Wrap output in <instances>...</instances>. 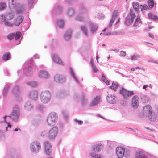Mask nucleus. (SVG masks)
I'll return each mask as SVG.
<instances>
[{"instance_id": "nucleus-12", "label": "nucleus", "mask_w": 158, "mask_h": 158, "mask_svg": "<svg viewBox=\"0 0 158 158\" xmlns=\"http://www.w3.org/2000/svg\"><path fill=\"white\" fill-rule=\"evenodd\" d=\"M15 9L16 13L19 14L25 12L27 9L24 5L19 3L17 5Z\"/></svg>"}, {"instance_id": "nucleus-1", "label": "nucleus", "mask_w": 158, "mask_h": 158, "mask_svg": "<svg viewBox=\"0 0 158 158\" xmlns=\"http://www.w3.org/2000/svg\"><path fill=\"white\" fill-rule=\"evenodd\" d=\"M20 114L19 113V106L18 105H15L13 107V110L11 114L9 115H5L3 117V118L4 119L6 123L8 124L7 126L6 127V130L7 131V129L8 128H11V125L8 123V122H6V118L7 117H9L11 118L12 120L15 121H17L18 120V118Z\"/></svg>"}, {"instance_id": "nucleus-55", "label": "nucleus", "mask_w": 158, "mask_h": 158, "mask_svg": "<svg viewBox=\"0 0 158 158\" xmlns=\"http://www.w3.org/2000/svg\"><path fill=\"white\" fill-rule=\"evenodd\" d=\"M6 5L4 2H0V11L3 10L5 9L6 7Z\"/></svg>"}, {"instance_id": "nucleus-30", "label": "nucleus", "mask_w": 158, "mask_h": 158, "mask_svg": "<svg viewBox=\"0 0 158 158\" xmlns=\"http://www.w3.org/2000/svg\"><path fill=\"white\" fill-rule=\"evenodd\" d=\"M69 94L68 91L62 90L59 91L57 93V96L59 98L64 97Z\"/></svg>"}, {"instance_id": "nucleus-44", "label": "nucleus", "mask_w": 158, "mask_h": 158, "mask_svg": "<svg viewBox=\"0 0 158 158\" xmlns=\"http://www.w3.org/2000/svg\"><path fill=\"white\" fill-rule=\"evenodd\" d=\"M36 109L38 111L42 112L44 109V107L41 105L38 104L36 106Z\"/></svg>"}, {"instance_id": "nucleus-41", "label": "nucleus", "mask_w": 158, "mask_h": 158, "mask_svg": "<svg viewBox=\"0 0 158 158\" xmlns=\"http://www.w3.org/2000/svg\"><path fill=\"white\" fill-rule=\"evenodd\" d=\"M48 131L46 130H43L41 131L40 133L41 136L44 138L47 137H48Z\"/></svg>"}, {"instance_id": "nucleus-2", "label": "nucleus", "mask_w": 158, "mask_h": 158, "mask_svg": "<svg viewBox=\"0 0 158 158\" xmlns=\"http://www.w3.org/2000/svg\"><path fill=\"white\" fill-rule=\"evenodd\" d=\"M57 114L54 112L50 113L47 118V122L48 125L52 126L55 125L57 119Z\"/></svg>"}, {"instance_id": "nucleus-64", "label": "nucleus", "mask_w": 158, "mask_h": 158, "mask_svg": "<svg viewBox=\"0 0 158 158\" xmlns=\"http://www.w3.org/2000/svg\"><path fill=\"white\" fill-rule=\"evenodd\" d=\"M74 121L79 125H81L83 123V121L82 120H78L75 118L74 119Z\"/></svg>"}, {"instance_id": "nucleus-15", "label": "nucleus", "mask_w": 158, "mask_h": 158, "mask_svg": "<svg viewBox=\"0 0 158 158\" xmlns=\"http://www.w3.org/2000/svg\"><path fill=\"white\" fill-rule=\"evenodd\" d=\"M24 19V16L21 15L16 17L13 20L14 25L16 26H19L21 23Z\"/></svg>"}, {"instance_id": "nucleus-39", "label": "nucleus", "mask_w": 158, "mask_h": 158, "mask_svg": "<svg viewBox=\"0 0 158 158\" xmlns=\"http://www.w3.org/2000/svg\"><path fill=\"white\" fill-rule=\"evenodd\" d=\"M81 29L83 32L84 35L85 36H87V30L85 26H81Z\"/></svg>"}, {"instance_id": "nucleus-43", "label": "nucleus", "mask_w": 158, "mask_h": 158, "mask_svg": "<svg viewBox=\"0 0 158 158\" xmlns=\"http://www.w3.org/2000/svg\"><path fill=\"white\" fill-rule=\"evenodd\" d=\"M83 19L84 17L83 15L81 14H79L76 15L75 19L79 21H82L83 20Z\"/></svg>"}, {"instance_id": "nucleus-61", "label": "nucleus", "mask_w": 158, "mask_h": 158, "mask_svg": "<svg viewBox=\"0 0 158 158\" xmlns=\"http://www.w3.org/2000/svg\"><path fill=\"white\" fill-rule=\"evenodd\" d=\"M148 62H152L158 64V60H155L153 59L149 60Z\"/></svg>"}, {"instance_id": "nucleus-18", "label": "nucleus", "mask_w": 158, "mask_h": 158, "mask_svg": "<svg viewBox=\"0 0 158 158\" xmlns=\"http://www.w3.org/2000/svg\"><path fill=\"white\" fill-rule=\"evenodd\" d=\"M39 77L45 78H48L49 77V74L48 72L45 70H41L38 73Z\"/></svg>"}, {"instance_id": "nucleus-17", "label": "nucleus", "mask_w": 158, "mask_h": 158, "mask_svg": "<svg viewBox=\"0 0 158 158\" xmlns=\"http://www.w3.org/2000/svg\"><path fill=\"white\" fill-rule=\"evenodd\" d=\"M89 31L92 34L96 32L98 29V26L96 24L91 23L89 25Z\"/></svg>"}, {"instance_id": "nucleus-7", "label": "nucleus", "mask_w": 158, "mask_h": 158, "mask_svg": "<svg viewBox=\"0 0 158 158\" xmlns=\"http://www.w3.org/2000/svg\"><path fill=\"white\" fill-rule=\"evenodd\" d=\"M32 58H31L27 60L25 64L28 65L30 64L28 67L24 68L23 70V72L24 74L27 76H30L31 75V71L32 70V67L31 65L33 63Z\"/></svg>"}, {"instance_id": "nucleus-19", "label": "nucleus", "mask_w": 158, "mask_h": 158, "mask_svg": "<svg viewBox=\"0 0 158 158\" xmlns=\"http://www.w3.org/2000/svg\"><path fill=\"white\" fill-rule=\"evenodd\" d=\"M138 97L137 95L134 96L131 101L132 106L134 108H137L139 105Z\"/></svg>"}, {"instance_id": "nucleus-46", "label": "nucleus", "mask_w": 158, "mask_h": 158, "mask_svg": "<svg viewBox=\"0 0 158 158\" xmlns=\"http://www.w3.org/2000/svg\"><path fill=\"white\" fill-rule=\"evenodd\" d=\"M101 79L102 81L106 83V85H109V81L106 78L105 76L103 74H102Z\"/></svg>"}, {"instance_id": "nucleus-20", "label": "nucleus", "mask_w": 158, "mask_h": 158, "mask_svg": "<svg viewBox=\"0 0 158 158\" xmlns=\"http://www.w3.org/2000/svg\"><path fill=\"white\" fill-rule=\"evenodd\" d=\"M147 115L148 119L150 121H155L156 119V114L154 112L152 111L147 114Z\"/></svg>"}, {"instance_id": "nucleus-57", "label": "nucleus", "mask_w": 158, "mask_h": 158, "mask_svg": "<svg viewBox=\"0 0 158 158\" xmlns=\"http://www.w3.org/2000/svg\"><path fill=\"white\" fill-rule=\"evenodd\" d=\"M15 33H11L9 34L7 36V38L10 40H12L14 37H15Z\"/></svg>"}, {"instance_id": "nucleus-28", "label": "nucleus", "mask_w": 158, "mask_h": 158, "mask_svg": "<svg viewBox=\"0 0 158 158\" xmlns=\"http://www.w3.org/2000/svg\"><path fill=\"white\" fill-rule=\"evenodd\" d=\"M72 32V31L71 30H69L66 31L64 35V37L65 40H68L70 39Z\"/></svg>"}, {"instance_id": "nucleus-54", "label": "nucleus", "mask_w": 158, "mask_h": 158, "mask_svg": "<svg viewBox=\"0 0 158 158\" xmlns=\"http://www.w3.org/2000/svg\"><path fill=\"white\" fill-rule=\"evenodd\" d=\"M80 11L83 13H85L86 11V9L83 5H81L79 6Z\"/></svg>"}, {"instance_id": "nucleus-16", "label": "nucleus", "mask_w": 158, "mask_h": 158, "mask_svg": "<svg viewBox=\"0 0 158 158\" xmlns=\"http://www.w3.org/2000/svg\"><path fill=\"white\" fill-rule=\"evenodd\" d=\"M135 155V158H146L145 152L141 149L136 152Z\"/></svg>"}, {"instance_id": "nucleus-37", "label": "nucleus", "mask_w": 158, "mask_h": 158, "mask_svg": "<svg viewBox=\"0 0 158 158\" xmlns=\"http://www.w3.org/2000/svg\"><path fill=\"white\" fill-rule=\"evenodd\" d=\"M67 13L68 16H71L74 14L75 10L72 8H69L67 10Z\"/></svg>"}, {"instance_id": "nucleus-32", "label": "nucleus", "mask_w": 158, "mask_h": 158, "mask_svg": "<svg viewBox=\"0 0 158 158\" xmlns=\"http://www.w3.org/2000/svg\"><path fill=\"white\" fill-rule=\"evenodd\" d=\"M69 73L71 77L74 80V81L78 84L79 83V81H78V79L76 78V77L75 76L74 70L71 67H69Z\"/></svg>"}, {"instance_id": "nucleus-13", "label": "nucleus", "mask_w": 158, "mask_h": 158, "mask_svg": "<svg viewBox=\"0 0 158 158\" xmlns=\"http://www.w3.org/2000/svg\"><path fill=\"white\" fill-rule=\"evenodd\" d=\"M55 81L61 83H64L66 81L65 77L59 74H56L54 77Z\"/></svg>"}, {"instance_id": "nucleus-9", "label": "nucleus", "mask_w": 158, "mask_h": 158, "mask_svg": "<svg viewBox=\"0 0 158 158\" xmlns=\"http://www.w3.org/2000/svg\"><path fill=\"white\" fill-rule=\"evenodd\" d=\"M119 92L123 95L124 98L127 99L134 94L133 91H127L123 87L120 90Z\"/></svg>"}, {"instance_id": "nucleus-33", "label": "nucleus", "mask_w": 158, "mask_h": 158, "mask_svg": "<svg viewBox=\"0 0 158 158\" xmlns=\"http://www.w3.org/2000/svg\"><path fill=\"white\" fill-rule=\"evenodd\" d=\"M11 84H10L8 83L6 84L3 91V95L4 97H6L7 96L8 90Z\"/></svg>"}, {"instance_id": "nucleus-47", "label": "nucleus", "mask_w": 158, "mask_h": 158, "mask_svg": "<svg viewBox=\"0 0 158 158\" xmlns=\"http://www.w3.org/2000/svg\"><path fill=\"white\" fill-rule=\"evenodd\" d=\"M92 157L94 158H103L102 156L100 155H98L95 153L92 152L90 154Z\"/></svg>"}, {"instance_id": "nucleus-4", "label": "nucleus", "mask_w": 158, "mask_h": 158, "mask_svg": "<svg viewBox=\"0 0 158 158\" xmlns=\"http://www.w3.org/2000/svg\"><path fill=\"white\" fill-rule=\"evenodd\" d=\"M116 153L118 158H123L124 155L129 156L130 152L125 150V148L121 147H118L116 148Z\"/></svg>"}, {"instance_id": "nucleus-35", "label": "nucleus", "mask_w": 158, "mask_h": 158, "mask_svg": "<svg viewBox=\"0 0 158 158\" xmlns=\"http://www.w3.org/2000/svg\"><path fill=\"white\" fill-rule=\"evenodd\" d=\"M8 2L9 6L14 9L19 4L17 3L16 0H9Z\"/></svg>"}, {"instance_id": "nucleus-34", "label": "nucleus", "mask_w": 158, "mask_h": 158, "mask_svg": "<svg viewBox=\"0 0 158 158\" xmlns=\"http://www.w3.org/2000/svg\"><path fill=\"white\" fill-rule=\"evenodd\" d=\"M56 25L60 28H63L64 26V21L63 19H60L56 20Z\"/></svg>"}, {"instance_id": "nucleus-10", "label": "nucleus", "mask_w": 158, "mask_h": 158, "mask_svg": "<svg viewBox=\"0 0 158 158\" xmlns=\"http://www.w3.org/2000/svg\"><path fill=\"white\" fill-rule=\"evenodd\" d=\"M45 146V152L47 156H50L52 154V146L48 141H46L44 143Z\"/></svg>"}, {"instance_id": "nucleus-38", "label": "nucleus", "mask_w": 158, "mask_h": 158, "mask_svg": "<svg viewBox=\"0 0 158 158\" xmlns=\"http://www.w3.org/2000/svg\"><path fill=\"white\" fill-rule=\"evenodd\" d=\"M10 58V53L9 52H6L4 53L2 57L3 60H9Z\"/></svg>"}, {"instance_id": "nucleus-42", "label": "nucleus", "mask_w": 158, "mask_h": 158, "mask_svg": "<svg viewBox=\"0 0 158 158\" xmlns=\"http://www.w3.org/2000/svg\"><path fill=\"white\" fill-rule=\"evenodd\" d=\"M149 18L153 20H155L158 19V17L157 16L153 15L152 14L150 13L148 14Z\"/></svg>"}, {"instance_id": "nucleus-36", "label": "nucleus", "mask_w": 158, "mask_h": 158, "mask_svg": "<svg viewBox=\"0 0 158 158\" xmlns=\"http://www.w3.org/2000/svg\"><path fill=\"white\" fill-rule=\"evenodd\" d=\"M142 24L141 21L139 17L137 16L136 18L134 23L133 25L134 27H138L141 25Z\"/></svg>"}, {"instance_id": "nucleus-62", "label": "nucleus", "mask_w": 158, "mask_h": 158, "mask_svg": "<svg viewBox=\"0 0 158 158\" xmlns=\"http://www.w3.org/2000/svg\"><path fill=\"white\" fill-rule=\"evenodd\" d=\"M87 100L86 99L82 98L81 103L83 105L85 104L87 102Z\"/></svg>"}, {"instance_id": "nucleus-24", "label": "nucleus", "mask_w": 158, "mask_h": 158, "mask_svg": "<svg viewBox=\"0 0 158 158\" xmlns=\"http://www.w3.org/2000/svg\"><path fill=\"white\" fill-rule=\"evenodd\" d=\"M100 101V96H97L96 97L92 100L91 102V106H95L98 105Z\"/></svg>"}, {"instance_id": "nucleus-56", "label": "nucleus", "mask_w": 158, "mask_h": 158, "mask_svg": "<svg viewBox=\"0 0 158 158\" xmlns=\"http://www.w3.org/2000/svg\"><path fill=\"white\" fill-rule=\"evenodd\" d=\"M139 57L140 56L139 55H134L131 57V59L132 60H135Z\"/></svg>"}, {"instance_id": "nucleus-52", "label": "nucleus", "mask_w": 158, "mask_h": 158, "mask_svg": "<svg viewBox=\"0 0 158 158\" xmlns=\"http://www.w3.org/2000/svg\"><path fill=\"white\" fill-rule=\"evenodd\" d=\"M148 3V5L150 8H152L154 6V2L153 0H149Z\"/></svg>"}, {"instance_id": "nucleus-48", "label": "nucleus", "mask_w": 158, "mask_h": 158, "mask_svg": "<svg viewBox=\"0 0 158 158\" xmlns=\"http://www.w3.org/2000/svg\"><path fill=\"white\" fill-rule=\"evenodd\" d=\"M26 83L29 85L33 87H35L37 85L36 82L34 81H27Z\"/></svg>"}, {"instance_id": "nucleus-49", "label": "nucleus", "mask_w": 158, "mask_h": 158, "mask_svg": "<svg viewBox=\"0 0 158 158\" xmlns=\"http://www.w3.org/2000/svg\"><path fill=\"white\" fill-rule=\"evenodd\" d=\"M133 6L135 10L138 12L139 11V4L138 3H134L133 4Z\"/></svg>"}, {"instance_id": "nucleus-27", "label": "nucleus", "mask_w": 158, "mask_h": 158, "mask_svg": "<svg viewBox=\"0 0 158 158\" xmlns=\"http://www.w3.org/2000/svg\"><path fill=\"white\" fill-rule=\"evenodd\" d=\"M52 58L55 62L61 64H64V63L56 55L54 54L52 56Z\"/></svg>"}, {"instance_id": "nucleus-5", "label": "nucleus", "mask_w": 158, "mask_h": 158, "mask_svg": "<svg viewBox=\"0 0 158 158\" xmlns=\"http://www.w3.org/2000/svg\"><path fill=\"white\" fill-rule=\"evenodd\" d=\"M30 148L31 151L34 153H37L41 150L40 144L39 141H36L31 143Z\"/></svg>"}, {"instance_id": "nucleus-60", "label": "nucleus", "mask_w": 158, "mask_h": 158, "mask_svg": "<svg viewBox=\"0 0 158 158\" xmlns=\"http://www.w3.org/2000/svg\"><path fill=\"white\" fill-rule=\"evenodd\" d=\"M92 67L94 72L97 73L98 71V69L97 68L95 65L92 66Z\"/></svg>"}, {"instance_id": "nucleus-11", "label": "nucleus", "mask_w": 158, "mask_h": 158, "mask_svg": "<svg viewBox=\"0 0 158 158\" xmlns=\"http://www.w3.org/2000/svg\"><path fill=\"white\" fill-rule=\"evenodd\" d=\"M107 102L111 104H115L116 102L117 98L116 95L112 94H108L106 97Z\"/></svg>"}, {"instance_id": "nucleus-45", "label": "nucleus", "mask_w": 158, "mask_h": 158, "mask_svg": "<svg viewBox=\"0 0 158 158\" xmlns=\"http://www.w3.org/2000/svg\"><path fill=\"white\" fill-rule=\"evenodd\" d=\"M4 25L6 26H8L10 27H12L14 25V23H12L10 21L6 20L4 22Z\"/></svg>"}, {"instance_id": "nucleus-23", "label": "nucleus", "mask_w": 158, "mask_h": 158, "mask_svg": "<svg viewBox=\"0 0 158 158\" xmlns=\"http://www.w3.org/2000/svg\"><path fill=\"white\" fill-rule=\"evenodd\" d=\"M29 96L31 99L36 100L38 98V93L35 90L31 91L29 93Z\"/></svg>"}, {"instance_id": "nucleus-59", "label": "nucleus", "mask_w": 158, "mask_h": 158, "mask_svg": "<svg viewBox=\"0 0 158 158\" xmlns=\"http://www.w3.org/2000/svg\"><path fill=\"white\" fill-rule=\"evenodd\" d=\"M142 102L144 103L147 102L148 101V98L145 97H143L142 98Z\"/></svg>"}, {"instance_id": "nucleus-26", "label": "nucleus", "mask_w": 158, "mask_h": 158, "mask_svg": "<svg viewBox=\"0 0 158 158\" xmlns=\"http://www.w3.org/2000/svg\"><path fill=\"white\" fill-rule=\"evenodd\" d=\"M152 111V108L151 106L147 105L143 108L144 115H147L148 114Z\"/></svg>"}, {"instance_id": "nucleus-50", "label": "nucleus", "mask_w": 158, "mask_h": 158, "mask_svg": "<svg viewBox=\"0 0 158 158\" xmlns=\"http://www.w3.org/2000/svg\"><path fill=\"white\" fill-rule=\"evenodd\" d=\"M15 40H17L20 39L21 34V33L19 31H18L15 33Z\"/></svg>"}, {"instance_id": "nucleus-25", "label": "nucleus", "mask_w": 158, "mask_h": 158, "mask_svg": "<svg viewBox=\"0 0 158 158\" xmlns=\"http://www.w3.org/2000/svg\"><path fill=\"white\" fill-rule=\"evenodd\" d=\"M12 93L16 97L19 96L20 94L19 87V86L16 85L12 88Z\"/></svg>"}, {"instance_id": "nucleus-31", "label": "nucleus", "mask_w": 158, "mask_h": 158, "mask_svg": "<svg viewBox=\"0 0 158 158\" xmlns=\"http://www.w3.org/2000/svg\"><path fill=\"white\" fill-rule=\"evenodd\" d=\"M15 15V12L11 11L10 12H7L5 16L7 19L10 20L12 19L14 17Z\"/></svg>"}, {"instance_id": "nucleus-22", "label": "nucleus", "mask_w": 158, "mask_h": 158, "mask_svg": "<svg viewBox=\"0 0 158 158\" xmlns=\"http://www.w3.org/2000/svg\"><path fill=\"white\" fill-rule=\"evenodd\" d=\"M118 15V11L115 10L113 11L112 13L111 19L109 25L108 26L109 27H110L112 26V23L114 22L115 18L117 17Z\"/></svg>"}, {"instance_id": "nucleus-40", "label": "nucleus", "mask_w": 158, "mask_h": 158, "mask_svg": "<svg viewBox=\"0 0 158 158\" xmlns=\"http://www.w3.org/2000/svg\"><path fill=\"white\" fill-rule=\"evenodd\" d=\"M118 86H119V85L118 84H115L114 82H113L112 85L110 86V88L116 91Z\"/></svg>"}, {"instance_id": "nucleus-8", "label": "nucleus", "mask_w": 158, "mask_h": 158, "mask_svg": "<svg viewBox=\"0 0 158 158\" xmlns=\"http://www.w3.org/2000/svg\"><path fill=\"white\" fill-rule=\"evenodd\" d=\"M58 129L57 127H55L49 130L48 137L49 140L54 139L57 135Z\"/></svg>"}, {"instance_id": "nucleus-3", "label": "nucleus", "mask_w": 158, "mask_h": 158, "mask_svg": "<svg viewBox=\"0 0 158 158\" xmlns=\"http://www.w3.org/2000/svg\"><path fill=\"white\" fill-rule=\"evenodd\" d=\"M51 97V93L48 90H45L41 92L40 99L43 103H47L50 101Z\"/></svg>"}, {"instance_id": "nucleus-14", "label": "nucleus", "mask_w": 158, "mask_h": 158, "mask_svg": "<svg viewBox=\"0 0 158 158\" xmlns=\"http://www.w3.org/2000/svg\"><path fill=\"white\" fill-rule=\"evenodd\" d=\"M62 7L60 5H55L52 11V14L54 15H59L62 12Z\"/></svg>"}, {"instance_id": "nucleus-21", "label": "nucleus", "mask_w": 158, "mask_h": 158, "mask_svg": "<svg viewBox=\"0 0 158 158\" xmlns=\"http://www.w3.org/2000/svg\"><path fill=\"white\" fill-rule=\"evenodd\" d=\"M102 144L101 143H97L92 146V151L96 152H99L102 149Z\"/></svg>"}, {"instance_id": "nucleus-29", "label": "nucleus", "mask_w": 158, "mask_h": 158, "mask_svg": "<svg viewBox=\"0 0 158 158\" xmlns=\"http://www.w3.org/2000/svg\"><path fill=\"white\" fill-rule=\"evenodd\" d=\"M33 105L30 101H27L25 104L24 107L27 110H30L33 108Z\"/></svg>"}, {"instance_id": "nucleus-51", "label": "nucleus", "mask_w": 158, "mask_h": 158, "mask_svg": "<svg viewBox=\"0 0 158 158\" xmlns=\"http://www.w3.org/2000/svg\"><path fill=\"white\" fill-rule=\"evenodd\" d=\"M140 7L141 9V11H143L144 10H149V8L146 5H140Z\"/></svg>"}, {"instance_id": "nucleus-58", "label": "nucleus", "mask_w": 158, "mask_h": 158, "mask_svg": "<svg viewBox=\"0 0 158 158\" xmlns=\"http://www.w3.org/2000/svg\"><path fill=\"white\" fill-rule=\"evenodd\" d=\"M34 3V0H30L28 1L29 9H31Z\"/></svg>"}, {"instance_id": "nucleus-63", "label": "nucleus", "mask_w": 158, "mask_h": 158, "mask_svg": "<svg viewBox=\"0 0 158 158\" xmlns=\"http://www.w3.org/2000/svg\"><path fill=\"white\" fill-rule=\"evenodd\" d=\"M126 55L125 52L121 51L120 52V56H121L124 57Z\"/></svg>"}, {"instance_id": "nucleus-53", "label": "nucleus", "mask_w": 158, "mask_h": 158, "mask_svg": "<svg viewBox=\"0 0 158 158\" xmlns=\"http://www.w3.org/2000/svg\"><path fill=\"white\" fill-rule=\"evenodd\" d=\"M6 18L5 15H0V23H2L4 22L6 20Z\"/></svg>"}, {"instance_id": "nucleus-6", "label": "nucleus", "mask_w": 158, "mask_h": 158, "mask_svg": "<svg viewBox=\"0 0 158 158\" xmlns=\"http://www.w3.org/2000/svg\"><path fill=\"white\" fill-rule=\"evenodd\" d=\"M136 15L132 9H130L129 15H128L125 18V24L129 26L133 22Z\"/></svg>"}]
</instances>
